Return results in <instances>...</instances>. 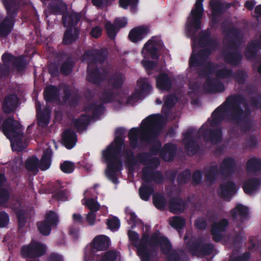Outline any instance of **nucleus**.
<instances>
[{"label":"nucleus","mask_w":261,"mask_h":261,"mask_svg":"<svg viewBox=\"0 0 261 261\" xmlns=\"http://www.w3.org/2000/svg\"><path fill=\"white\" fill-rule=\"evenodd\" d=\"M85 60L92 61L102 63L106 59V56L99 50H89L84 54Z\"/></svg>","instance_id":"obj_26"},{"label":"nucleus","mask_w":261,"mask_h":261,"mask_svg":"<svg viewBox=\"0 0 261 261\" xmlns=\"http://www.w3.org/2000/svg\"><path fill=\"white\" fill-rule=\"evenodd\" d=\"M147 28L145 27L136 28L132 30L129 34V39L134 42L141 40L144 35L146 34Z\"/></svg>","instance_id":"obj_38"},{"label":"nucleus","mask_w":261,"mask_h":261,"mask_svg":"<svg viewBox=\"0 0 261 261\" xmlns=\"http://www.w3.org/2000/svg\"><path fill=\"white\" fill-rule=\"evenodd\" d=\"M153 192V190L151 187L146 186L144 184H143L139 190L141 198L145 200H147L149 199L150 195Z\"/></svg>","instance_id":"obj_51"},{"label":"nucleus","mask_w":261,"mask_h":261,"mask_svg":"<svg viewBox=\"0 0 261 261\" xmlns=\"http://www.w3.org/2000/svg\"><path fill=\"white\" fill-rule=\"evenodd\" d=\"M2 60L4 64L3 65H0V76L5 75L10 69L14 67L18 70H21L25 65L21 57L16 58L9 53L4 54Z\"/></svg>","instance_id":"obj_10"},{"label":"nucleus","mask_w":261,"mask_h":261,"mask_svg":"<svg viewBox=\"0 0 261 261\" xmlns=\"http://www.w3.org/2000/svg\"><path fill=\"white\" fill-rule=\"evenodd\" d=\"M3 4L5 7L7 12V16L12 17L16 14L19 8V4L14 0H9L8 1H4Z\"/></svg>","instance_id":"obj_40"},{"label":"nucleus","mask_w":261,"mask_h":261,"mask_svg":"<svg viewBox=\"0 0 261 261\" xmlns=\"http://www.w3.org/2000/svg\"><path fill=\"white\" fill-rule=\"evenodd\" d=\"M191 173L190 170H186L179 174L178 175V182L179 184H184L190 180Z\"/></svg>","instance_id":"obj_58"},{"label":"nucleus","mask_w":261,"mask_h":261,"mask_svg":"<svg viewBox=\"0 0 261 261\" xmlns=\"http://www.w3.org/2000/svg\"><path fill=\"white\" fill-rule=\"evenodd\" d=\"M162 47L161 43L155 38L153 37L148 41L145 45L144 49L149 52L152 58L158 59V56L156 52Z\"/></svg>","instance_id":"obj_24"},{"label":"nucleus","mask_w":261,"mask_h":261,"mask_svg":"<svg viewBox=\"0 0 261 261\" xmlns=\"http://www.w3.org/2000/svg\"><path fill=\"white\" fill-rule=\"evenodd\" d=\"M16 214L17 215L19 228H22L25 225L26 220L29 215L22 210L17 211Z\"/></svg>","instance_id":"obj_54"},{"label":"nucleus","mask_w":261,"mask_h":261,"mask_svg":"<svg viewBox=\"0 0 261 261\" xmlns=\"http://www.w3.org/2000/svg\"><path fill=\"white\" fill-rule=\"evenodd\" d=\"M129 240L137 249L138 254H141L143 251L148 250L149 246H153L155 244L156 233H153L150 237L145 233L140 241L138 234L134 231L129 230L128 232Z\"/></svg>","instance_id":"obj_8"},{"label":"nucleus","mask_w":261,"mask_h":261,"mask_svg":"<svg viewBox=\"0 0 261 261\" xmlns=\"http://www.w3.org/2000/svg\"><path fill=\"white\" fill-rule=\"evenodd\" d=\"M248 171H258L261 170V159L252 158L248 160L246 163Z\"/></svg>","instance_id":"obj_44"},{"label":"nucleus","mask_w":261,"mask_h":261,"mask_svg":"<svg viewBox=\"0 0 261 261\" xmlns=\"http://www.w3.org/2000/svg\"><path fill=\"white\" fill-rule=\"evenodd\" d=\"M153 203L155 206L159 209H163L166 205V201L164 197L159 194L153 196Z\"/></svg>","instance_id":"obj_57"},{"label":"nucleus","mask_w":261,"mask_h":261,"mask_svg":"<svg viewBox=\"0 0 261 261\" xmlns=\"http://www.w3.org/2000/svg\"><path fill=\"white\" fill-rule=\"evenodd\" d=\"M156 85L161 90H168L171 87V81L167 74L162 73L156 78Z\"/></svg>","instance_id":"obj_36"},{"label":"nucleus","mask_w":261,"mask_h":261,"mask_svg":"<svg viewBox=\"0 0 261 261\" xmlns=\"http://www.w3.org/2000/svg\"><path fill=\"white\" fill-rule=\"evenodd\" d=\"M80 17L77 14L72 13L65 14L63 17V23L65 27L75 25L79 21Z\"/></svg>","instance_id":"obj_42"},{"label":"nucleus","mask_w":261,"mask_h":261,"mask_svg":"<svg viewBox=\"0 0 261 261\" xmlns=\"http://www.w3.org/2000/svg\"><path fill=\"white\" fill-rule=\"evenodd\" d=\"M199 43L203 48L197 52V58L200 57L204 60L207 59L219 45L217 40L213 38L209 32L202 33L199 39ZM197 65L198 60H197Z\"/></svg>","instance_id":"obj_7"},{"label":"nucleus","mask_w":261,"mask_h":261,"mask_svg":"<svg viewBox=\"0 0 261 261\" xmlns=\"http://www.w3.org/2000/svg\"><path fill=\"white\" fill-rule=\"evenodd\" d=\"M237 166L236 161L233 157H225L221 163L219 169L220 173L223 176H230L236 171Z\"/></svg>","instance_id":"obj_18"},{"label":"nucleus","mask_w":261,"mask_h":261,"mask_svg":"<svg viewBox=\"0 0 261 261\" xmlns=\"http://www.w3.org/2000/svg\"><path fill=\"white\" fill-rule=\"evenodd\" d=\"M169 208L172 213L180 214L184 211L185 204L180 198L178 197L174 198L169 202Z\"/></svg>","instance_id":"obj_31"},{"label":"nucleus","mask_w":261,"mask_h":261,"mask_svg":"<svg viewBox=\"0 0 261 261\" xmlns=\"http://www.w3.org/2000/svg\"><path fill=\"white\" fill-rule=\"evenodd\" d=\"M203 87L209 93H222L225 89L224 84L220 80L212 77L206 78Z\"/></svg>","instance_id":"obj_16"},{"label":"nucleus","mask_w":261,"mask_h":261,"mask_svg":"<svg viewBox=\"0 0 261 261\" xmlns=\"http://www.w3.org/2000/svg\"><path fill=\"white\" fill-rule=\"evenodd\" d=\"M10 196V193L7 189L4 188L0 189V206L6 203Z\"/></svg>","instance_id":"obj_61"},{"label":"nucleus","mask_w":261,"mask_h":261,"mask_svg":"<svg viewBox=\"0 0 261 261\" xmlns=\"http://www.w3.org/2000/svg\"><path fill=\"white\" fill-rule=\"evenodd\" d=\"M230 215L233 220L237 219L238 215L241 218H246L249 215L248 208L242 204L238 203L235 207L230 211Z\"/></svg>","instance_id":"obj_28"},{"label":"nucleus","mask_w":261,"mask_h":261,"mask_svg":"<svg viewBox=\"0 0 261 261\" xmlns=\"http://www.w3.org/2000/svg\"><path fill=\"white\" fill-rule=\"evenodd\" d=\"M185 240H189L186 242L187 248L190 252H191L193 255L196 254V244L195 238H190V237L188 235H186L184 237Z\"/></svg>","instance_id":"obj_56"},{"label":"nucleus","mask_w":261,"mask_h":261,"mask_svg":"<svg viewBox=\"0 0 261 261\" xmlns=\"http://www.w3.org/2000/svg\"><path fill=\"white\" fill-rule=\"evenodd\" d=\"M93 247L97 250H106L109 246V240L105 236H98L92 242Z\"/></svg>","instance_id":"obj_29"},{"label":"nucleus","mask_w":261,"mask_h":261,"mask_svg":"<svg viewBox=\"0 0 261 261\" xmlns=\"http://www.w3.org/2000/svg\"><path fill=\"white\" fill-rule=\"evenodd\" d=\"M49 10L53 13H57L66 9V5L60 0H55L49 6Z\"/></svg>","instance_id":"obj_47"},{"label":"nucleus","mask_w":261,"mask_h":261,"mask_svg":"<svg viewBox=\"0 0 261 261\" xmlns=\"http://www.w3.org/2000/svg\"><path fill=\"white\" fill-rule=\"evenodd\" d=\"M13 25L12 17H6L0 24V37H6L11 31Z\"/></svg>","instance_id":"obj_30"},{"label":"nucleus","mask_w":261,"mask_h":261,"mask_svg":"<svg viewBox=\"0 0 261 261\" xmlns=\"http://www.w3.org/2000/svg\"><path fill=\"white\" fill-rule=\"evenodd\" d=\"M21 252L22 255L24 257H38L45 253V247L40 243L32 241L28 246L23 247Z\"/></svg>","instance_id":"obj_13"},{"label":"nucleus","mask_w":261,"mask_h":261,"mask_svg":"<svg viewBox=\"0 0 261 261\" xmlns=\"http://www.w3.org/2000/svg\"><path fill=\"white\" fill-rule=\"evenodd\" d=\"M217 66L212 62H206L204 66L203 72L205 76L207 77H211L210 75L212 74L216 69Z\"/></svg>","instance_id":"obj_55"},{"label":"nucleus","mask_w":261,"mask_h":261,"mask_svg":"<svg viewBox=\"0 0 261 261\" xmlns=\"http://www.w3.org/2000/svg\"><path fill=\"white\" fill-rule=\"evenodd\" d=\"M58 222V218L53 211L47 213L44 221L38 224V229L43 235H47L50 233L51 227L56 226Z\"/></svg>","instance_id":"obj_15"},{"label":"nucleus","mask_w":261,"mask_h":261,"mask_svg":"<svg viewBox=\"0 0 261 261\" xmlns=\"http://www.w3.org/2000/svg\"><path fill=\"white\" fill-rule=\"evenodd\" d=\"M167 261H179L185 255L182 250H172L167 254Z\"/></svg>","instance_id":"obj_49"},{"label":"nucleus","mask_w":261,"mask_h":261,"mask_svg":"<svg viewBox=\"0 0 261 261\" xmlns=\"http://www.w3.org/2000/svg\"><path fill=\"white\" fill-rule=\"evenodd\" d=\"M220 194L222 198L229 197L236 192V185L233 181H228L220 186Z\"/></svg>","instance_id":"obj_33"},{"label":"nucleus","mask_w":261,"mask_h":261,"mask_svg":"<svg viewBox=\"0 0 261 261\" xmlns=\"http://www.w3.org/2000/svg\"><path fill=\"white\" fill-rule=\"evenodd\" d=\"M193 132L188 131L184 134L182 142L185 145L188 155H193L196 153L195 142L193 138Z\"/></svg>","instance_id":"obj_22"},{"label":"nucleus","mask_w":261,"mask_h":261,"mask_svg":"<svg viewBox=\"0 0 261 261\" xmlns=\"http://www.w3.org/2000/svg\"><path fill=\"white\" fill-rule=\"evenodd\" d=\"M79 31L76 28H69L64 33L63 43L64 44H70L75 41L78 37Z\"/></svg>","instance_id":"obj_34"},{"label":"nucleus","mask_w":261,"mask_h":261,"mask_svg":"<svg viewBox=\"0 0 261 261\" xmlns=\"http://www.w3.org/2000/svg\"><path fill=\"white\" fill-rule=\"evenodd\" d=\"M105 29L109 37L111 39H114L118 30L116 26L110 22H107L105 24Z\"/></svg>","instance_id":"obj_52"},{"label":"nucleus","mask_w":261,"mask_h":261,"mask_svg":"<svg viewBox=\"0 0 261 261\" xmlns=\"http://www.w3.org/2000/svg\"><path fill=\"white\" fill-rule=\"evenodd\" d=\"M225 39L228 41V48L232 50L224 54V61L228 64L238 66L243 59V55L239 50L242 40L241 30L234 27L229 28Z\"/></svg>","instance_id":"obj_3"},{"label":"nucleus","mask_w":261,"mask_h":261,"mask_svg":"<svg viewBox=\"0 0 261 261\" xmlns=\"http://www.w3.org/2000/svg\"><path fill=\"white\" fill-rule=\"evenodd\" d=\"M164 121V118L160 115H152L142 123L140 129H130L128 137L131 145L135 147L138 140L149 142L155 138L158 135Z\"/></svg>","instance_id":"obj_2"},{"label":"nucleus","mask_w":261,"mask_h":261,"mask_svg":"<svg viewBox=\"0 0 261 261\" xmlns=\"http://www.w3.org/2000/svg\"><path fill=\"white\" fill-rule=\"evenodd\" d=\"M122 143V139L120 137H117L115 139L114 144L111 145L103 151V158L108 163L107 174L109 176L111 172H115L121 169V163L118 155L120 153Z\"/></svg>","instance_id":"obj_6"},{"label":"nucleus","mask_w":261,"mask_h":261,"mask_svg":"<svg viewBox=\"0 0 261 261\" xmlns=\"http://www.w3.org/2000/svg\"><path fill=\"white\" fill-rule=\"evenodd\" d=\"M37 110L38 111V123L42 127H45L48 123L49 111L47 108H45L44 111L42 113L40 111V106L37 104Z\"/></svg>","instance_id":"obj_39"},{"label":"nucleus","mask_w":261,"mask_h":261,"mask_svg":"<svg viewBox=\"0 0 261 261\" xmlns=\"http://www.w3.org/2000/svg\"><path fill=\"white\" fill-rule=\"evenodd\" d=\"M203 125L200 128L201 135L205 142L211 143L217 145L220 144L223 140V130L221 127L215 128H204Z\"/></svg>","instance_id":"obj_12"},{"label":"nucleus","mask_w":261,"mask_h":261,"mask_svg":"<svg viewBox=\"0 0 261 261\" xmlns=\"http://www.w3.org/2000/svg\"><path fill=\"white\" fill-rule=\"evenodd\" d=\"M45 97L47 101L58 99L59 98V90L54 86L47 87L45 90Z\"/></svg>","instance_id":"obj_43"},{"label":"nucleus","mask_w":261,"mask_h":261,"mask_svg":"<svg viewBox=\"0 0 261 261\" xmlns=\"http://www.w3.org/2000/svg\"><path fill=\"white\" fill-rule=\"evenodd\" d=\"M247 73L242 69H238L234 72L233 71L232 78L239 84L243 85L245 84L247 77Z\"/></svg>","instance_id":"obj_45"},{"label":"nucleus","mask_w":261,"mask_h":261,"mask_svg":"<svg viewBox=\"0 0 261 261\" xmlns=\"http://www.w3.org/2000/svg\"><path fill=\"white\" fill-rule=\"evenodd\" d=\"M251 257L250 253L246 251L241 255H238L231 258V261H248Z\"/></svg>","instance_id":"obj_64"},{"label":"nucleus","mask_w":261,"mask_h":261,"mask_svg":"<svg viewBox=\"0 0 261 261\" xmlns=\"http://www.w3.org/2000/svg\"><path fill=\"white\" fill-rule=\"evenodd\" d=\"M196 11V8L192 10L191 12V17L189 19V22L188 24V30L189 33L194 36L196 32V14L195 12Z\"/></svg>","instance_id":"obj_50"},{"label":"nucleus","mask_w":261,"mask_h":261,"mask_svg":"<svg viewBox=\"0 0 261 261\" xmlns=\"http://www.w3.org/2000/svg\"><path fill=\"white\" fill-rule=\"evenodd\" d=\"M214 246L212 243H205L200 245L197 239V257L210 255L213 251Z\"/></svg>","instance_id":"obj_35"},{"label":"nucleus","mask_w":261,"mask_h":261,"mask_svg":"<svg viewBox=\"0 0 261 261\" xmlns=\"http://www.w3.org/2000/svg\"><path fill=\"white\" fill-rule=\"evenodd\" d=\"M88 80L92 83L98 84L102 78V75L100 74L97 69L95 68V65L93 63H89L88 67Z\"/></svg>","instance_id":"obj_27"},{"label":"nucleus","mask_w":261,"mask_h":261,"mask_svg":"<svg viewBox=\"0 0 261 261\" xmlns=\"http://www.w3.org/2000/svg\"><path fill=\"white\" fill-rule=\"evenodd\" d=\"M228 224V221L225 218H223L219 221L213 222L211 226V232L213 241L215 242H219L222 240V234L221 232L225 230Z\"/></svg>","instance_id":"obj_17"},{"label":"nucleus","mask_w":261,"mask_h":261,"mask_svg":"<svg viewBox=\"0 0 261 261\" xmlns=\"http://www.w3.org/2000/svg\"><path fill=\"white\" fill-rule=\"evenodd\" d=\"M3 131L11 142L12 149L17 151L23 150L22 135L19 123L11 118H9L3 123Z\"/></svg>","instance_id":"obj_5"},{"label":"nucleus","mask_w":261,"mask_h":261,"mask_svg":"<svg viewBox=\"0 0 261 261\" xmlns=\"http://www.w3.org/2000/svg\"><path fill=\"white\" fill-rule=\"evenodd\" d=\"M116 257V253L113 251H110L101 257L100 261H115Z\"/></svg>","instance_id":"obj_63"},{"label":"nucleus","mask_w":261,"mask_h":261,"mask_svg":"<svg viewBox=\"0 0 261 261\" xmlns=\"http://www.w3.org/2000/svg\"><path fill=\"white\" fill-rule=\"evenodd\" d=\"M138 89L129 97L126 101L127 104L133 105L141 98L149 93L151 90L150 85L146 79H140L138 81Z\"/></svg>","instance_id":"obj_14"},{"label":"nucleus","mask_w":261,"mask_h":261,"mask_svg":"<svg viewBox=\"0 0 261 261\" xmlns=\"http://www.w3.org/2000/svg\"><path fill=\"white\" fill-rule=\"evenodd\" d=\"M62 139L64 144L68 148H72L76 140L75 133L70 129H67L64 132Z\"/></svg>","instance_id":"obj_37"},{"label":"nucleus","mask_w":261,"mask_h":261,"mask_svg":"<svg viewBox=\"0 0 261 261\" xmlns=\"http://www.w3.org/2000/svg\"><path fill=\"white\" fill-rule=\"evenodd\" d=\"M138 160L144 165H147L142 170V179L145 182L153 181L156 184H161L164 181L163 175L158 171L154 172L153 168L160 164V160L157 158H152L149 154L142 153L137 156Z\"/></svg>","instance_id":"obj_4"},{"label":"nucleus","mask_w":261,"mask_h":261,"mask_svg":"<svg viewBox=\"0 0 261 261\" xmlns=\"http://www.w3.org/2000/svg\"><path fill=\"white\" fill-rule=\"evenodd\" d=\"M251 111L244 96L240 94L229 95L221 105L212 113L207 120L211 127L219 126L226 119L230 123L240 128L242 131H249L251 123L249 117Z\"/></svg>","instance_id":"obj_1"},{"label":"nucleus","mask_w":261,"mask_h":261,"mask_svg":"<svg viewBox=\"0 0 261 261\" xmlns=\"http://www.w3.org/2000/svg\"><path fill=\"white\" fill-rule=\"evenodd\" d=\"M213 17L216 16H220L225 11L226 8L230 7L229 4H227L226 6L224 3L218 1L211 2L210 4Z\"/></svg>","instance_id":"obj_41"},{"label":"nucleus","mask_w":261,"mask_h":261,"mask_svg":"<svg viewBox=\"0 0 261 261\" xmlns=\"http://www.w3.org/2000/svg\"><path fill=\"white\" fill-rule=\"evenodd\" d=\"M261 46L257 39L248 42L245 52V56L248 60L255 59L258 51Z\"/></svg>","instance_id":"obj_21"},{"label":"nucleus","mask_w":261,"mask_h":261,"mask_svg":"<svg viewBox=\"0 0 261 261\" xmlns=\"http://www.w3.org/2000/svg\"><path fill=\"white\" fill-rule=\"evenodd\" d=\"M85 205L92 212L97 211L100 207L98 203L93 198L86 199Z\"/></svg>","instance_id":"obj_59"},{"label":"nucleus","mask_w":261,"mask_h":261,"mask_svg":"<svg viewBox=\"0 0 261 261\" xmlns=\"http://www.w3.org/2000/svg\"><path fill=\"white\" fill-rule=\"evenodd\" d=\"M18 101V98L15 94L6 96L2 103V108L4 113L10 114L14 111L17 108Z\"/></svg>","instance_id":"obj_19"},{"label":"nucleus","mask_w":261,"mask_h":261,"mask_svg":"<svg viewBox=\"0 0 261 261\" xmlns=\"http://www.w3.org/2000/svg\"><path fill=\"white\" fill-rule=\"evenodd\" d=\"M89 121V116L83 115L80 118L75 121V127L77 131H83L86 129Z\"/></svg>","instance_id":"obj_46"},{"label":"nucleus","mask_w":261,"mask_h":261,"mask_svg":"<svg viewBox=\"0 0 261 261\" xmlns=\"http://www.w3.org/2000/svg\"><path fill=\"white\" fill-rule=\"evenodd\" d=\"M176 147L175 145L168 143L165 144L160 152V156L166 161H170L175 156Z\"/></svg>","instance_id":"obj_23"},{"label":"nucleus","mask_w":261,"mask_h":261,"mask_svg":"<svg viewBox=\"0 0 261 261\" xmlns=\"http://www.w3.org/2000/svg\"><path fill=\"white\" fill-rule=\"evenodd\" d=\"M220 170L217 165L211 166L205 172L204 177L206 182L210 185L214 184L217 180Z\"/></svg>","instance_id":"obj_32"},{"label":"nucleus","mask_w":261,"mask_h":261,"mask_svg":"<svg viewBox=\"0 0 261 261\" xmlns=\"http://www.w3.org/2000/svg\"><path fill=\"white\" fill-rule=\"evenodd\" d=\"M155 244L153 246H149L148 249L151 252L154 251L160 245L162 252L165 254H168L171 250V245L167 239L164 237L159 236L156 233Z\"/></svg>","instance_id":"obj_20"},{"label":"nucleus","mask_w":261,"mask_h":261,"mask_svg":"<svg viewBox=\"0 0 261 261\" xmlns=\"http://www.w3.org/2000/svg\"><path fill=\"white\" fill-rule=\"evenodd\" d=\"M233 70L226 67L222 68L216 71V76L219 79H230L232 78Z\"/></svg>","instance_id":"obj_48"},{"label":"nucleus","mask_w":261,"mask_h":261,"mask_svg":"<svg viewBox=\"0 0 261 261\" xmlns=\"http://www.w3.org/2000/svg\"><path fill=\"white\" fill-rule=\"evenodd\" d=\"M124 77L120 73H116L112 75L109 81V86L112 89H105L100 96V99L104 102H110L113 98L114 92L113 89L121 87L123 84Z\"/></svg>","instance_id":"obj_11"},{"label":"nucleus","mask_w":261,"mask_h":261,"mask_svg":"<svg viewBox=\"0 0 261 261\" xmlns=\"http://www.w3.org/2000/svg\"><path fill=\"white\" fill-rule=\"evenodd\" d=\"M72 63L69 61L65 62L61 66L60 71L64 75H68L71 72Z\"/></svg>","instance_id":"obj_62"},{"label":"nucleus","mask_w":261,"mask_h":261,"mask_svg":"<svg viewBox=\"0 0 261 261\" xmlns=\"http://www.w3.org/2000/svg\"><path fill=\"white\" fill-rule=\"evenodd\" d=\"M52 154L50 148H47L44 151L43 155L39 161L36 158L32 157L28 159L25 162V167L28 171L34 174L38 172V168L42 170L47 169L50 165V158Z\"/></svg>","instance_id":"obj_9"},{"label":"nucleus","mask_w":261,"mask_h":261,"mask_svg":"<svg viewBox=\"0 0 261 261\" xmlns=\"http://www.w3.org/2000/svg\"><path fill=\"white\" fill-rule=\"evenodd\" d=\"M250 103L252 108L261 109V93H259L256 96L251 97Z\"/></svg>","instance_id":"obj_60"},{"label":"nucleus","mask_w":261,"mask_h":261,"mask_svg":"<svg viewBox=\"0 0 261 261\" xmlns=\"http://www.w3.org/2000/svg\"><path fill=\"white\" fill-rule=\"evenodd\" d=\"M260 185V180L257 177H251L243 184V188L245 193L251 194L257 191Z\"/></svg>","instance_id":"obj_25"},{"label":"nucleus","mask_w":261,"mask_h":261,"mask_svg":"<svg viewBox=\"0 0 261 261\" xmlns=\"http://www.w3.org/2000/svg\"><path fill=\"white\" fill-rule=\"evenodd\" d=\"M170 224L176 229H181L185 225V220L180 217L174 216L170 220Z\"/></svg>","instance_id":"obj_53"}]
</instances>
